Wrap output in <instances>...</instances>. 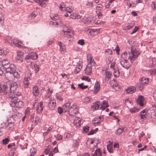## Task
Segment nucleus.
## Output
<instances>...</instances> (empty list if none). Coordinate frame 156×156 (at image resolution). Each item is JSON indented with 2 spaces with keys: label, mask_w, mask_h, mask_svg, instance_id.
Wrapping results in <instances>:
<instances>
[{
  "label": "nucleus",
  "mask_w": 156,
  "mask_h": 156,
  "mask_svg": "<svg viewBox=\"0 0 156 156\" xmlns=\"http://www.w3.org/2000/svg\"><path fill=\"white\" fill-rule=\"evenodd\" d=\"M18 84L15 82L12 83H7L5 84H0V92H3L4 94H8L9 98L13 100L15 97L14 91L18 87Z\"/></svg>",
  "instance_id": "1"
},
{
  "label": "nucleus",
  "mask_w": 156,
  "mask_h": 156,
  "mask_svg": "<svg viewBox=\"0 0 156 156\" xmlns=\"http://www.w3.org/2000/svg\"><path fill=\"white\" fill-rule=\"evenodd\" d=\"M140 54V52L135 46H133L131 48V52L126 51L121 55V59H128L130 60L131 63L133 61L135 60Z\"/></svg>",
  "instance_id": "2"
},
{
  "label": "nucleus",
  "mask_w": 156,
  "mask_h": 156,
  "mask_svg": "<svg viewBox=\"0 0 156 156\" xmlns=\"http://www.w3.org/2000/svg\"><path fill=\"white\" fill-rule=\"evenodd\" d=\"M63 31L64 34V36L68 39H69L68 40L69 41H72L73 40V34L72 31L68 28V27H64Z\"/></svg>",
  "instance_id": "3"
},
{
  "label": "nucleus",
  "mask_w": 156,
  "mask_h": 156,
  "mask_svg": "<svg viewBox=\"0 0 156 156\" xmlns=\"http://www.w3.org/2000/svg\"><path fill=\"white\" fill-rule=\"evenodd\" d=\"M17 99L15 96L13 100H11V103H10V105L11 107H14L16 106L17 108H20L23 107L24 105V103L22 101H17Z\"/></svg>",
  "instance_id": "4"
},
{
  "label": "nucleus",
  "mask_w": 156,
  "mask_h": 156,
  "mask_svg": "<svg viewBox=\"0 0 156 156\" xmlns=\"http://www.w3.org/2000/svg\"><path fill=\"white\" fill-rule=\"evenodd\" d=\"M78 109L77 106L73 105L70 107L68 110V113L70 116H75L78 112Z\"/></svg>",
  "instance_id": "5"
},
{
  "label": "nucleus",
  "mask_w": 156,
  "mask_h": 156,
  "mask_svg": "<svg viewBox=\"0 0 156 156\" xmlns=\"http://www.w3.org/2000/svg\"><path fill=\"white\" fill-rule=\"evenodd\" d=\"M38 55L36 53L31 52L27 55L25 58L26 60H35L37 58Z\"/></svg>",
  "instance_id": "6"
},
{
  "label": "nucleus",
  "mask_w": 156,
  "mask_h": 156,
  "mask_svg": "<svg viewBox=\"0 0 156 156\" xmlns=\"http://www.w3.org/2000/svg\"><path fill=\"white\" fill-rule=\"evenodd\" d=\"M16 66L13 64H10L9 66L5 67L6 72L11 73L16 70Z\"/></svg>",
  "instance_id": "7"
},
{
  "label": "nucleus",
  "mask_w": 156,
  "mask_h": 156,
  "mask_svg": "<svg viewBox=\"0 0 156 156\" xmlns=\"http://www.w3.org/2000/svg\"><path fill=\"white\" fill-rule=\"evenodd\" d=\"M120 63L121 65L123 67L126 69L129 68L132 64L129 63L126 59H121Z\"/></svg>",
  "instance_id": "8"
},
{
  "label": "nucleus",
  "mask_w": 156,
  "mask_h": 156,
  "mask_svg": "<svg viewBox=\"0 0 156 156\" xmlns=\"http://www.w3.org/2000/svg\"><path fill=\"white\" fill-rule=\"evenodd\" d=\"M5 42L11 43V46H15L18 44L19 41L17 39H14L13 40H12L11 38H8V39L5 40Z\"/></svg>",
  "instance_id": "9"
},
{
  "label": "nucleus",
  "mask_w": 156,
  "mask_h": 156,
  "mask_svg": "<svg viewBox=\"0 0 156 156\" xmlns=\"http://www.w3.org/2000/svg\"><path fill=\"white\" fill-rule=\"evenodd\" d=\"M103 8V5L100 4H98L96 7V12L99 18L102 16L101 11Z\"/></svg>",
  "instance_id": "10"
},
{
  "label": "nucleus",
  "mask_w": 156,
  "mask_h": 156,
  "mask_svg": "<svg viewBox=\"0 0 156 156\" xmlns=\"http://www.w3.org/2000/svg\"><path fill=\"white\" fill-rule=\"evenodd\" d=\"M43 102H40L38 103V105L37 108V113L39 114H41L43 110Z\"/></svg>",
  "instance_id": "11"
},
{
  "label": "nucleus",
  "mask_w": 156,
  "mask_h": 156,
  "mask_svg": "<svg viewBox=\"0 0 156 156\" xmlns=\"http://www.w3.org/2000/svg\"><path fill=\"white\" fill-rule=\"evenodd\" d=\"M104 119L103 116H100L98 118L95 117L93 120V123L97 125H99Z\"/></svg>",
  "instance_id": "12"
},
{
  "label": "nucleus",
  "mask_w": 156,
  "mask_h": 156,
  "mask_svg": "<svg viewBox=\"0 0 156 156\" xmlns=\"http://www.w3.org/2000/svg\"><path fill=\"white\" fill-rule=\"evenodd\" d=\"M110 85L114 90H118L119 89V86H118V84L114 80H113L111 81L110 82Z\"/></svg>",
  "instance_id": "13"
},
{
  "label": "nucleus",
  "mask_w": 156,
  "mask_h": 156,
  "mask_svg": "<svg viewBox=\"0 0 156 156\" xmlns=\"http://www.w3.org/2000/svg\"><path fill=\"white\" fill-rule=\"evenodd\" d=\"M87 59L89 64L92 65V66H94L95 64V62L93 59H92V56L90 54H88L87 55Z\"/></svg>",
  "instance_id": "14"
},
{
  "label": "nucleus",
  "mask_w": 156,
  "mask_h": 156,
  "mask_svg": "<svg viewBox=\"0 0 156 156\" xmlns=\"http://www.w3.org/2000/svg\"><path fill=\"white\" fill-rule=\"evenodd\" d=\"M100 104V105H101L100 107V109L103 110H104L106 108H107L109 106L108 101L105 100L102 101L101 102Z\"/></svg>",
  "instance_id": "15"
},
{
  "label": "nucleus",
  "mask_w": 156,
  "mask_h": 156,
  "mask_svg": "<svg viewBox=\"0 0 156 156\" xmlns=\"http://www.w3.org/2000/svg\"><path fill=\"white\" fill-rule=\"evenodd\" d=\"M92 65L88 64L87 67L85 69L84 71L86 74L87 75H90L92 73Z\"/></svg>",
  "instance_id": "16"
},
{
  "label": "nucleus",
  "mask_w": 156,
  "mask_h": 156,
  "mask_svg": "<svg viewBox=\"0 0 156 156\" xmlns=\"http://www.w3.org/2000/svg\"><path fill=\"white\" fill-rule=\"evenodd\" d=\"M5 77L9 81H12L13 80V76L11 73L6 72Z\"/></svg>",
  "instance_id": "17"
},
{
  "label": "nucleus",
  "mask_w": 156,
  "mask_h": 156,
  "mask_svg": "<svg viewBox=\"0 0 156 156\" xmlns=\"http://www.w3.org/2000/svg\"><path fill=\"white\" fill-rule=\"evenodd\" d=\"M30 66L34 70L35 73H36L39 71V66L38 65L34 63H31L30 64Z\"/></svg>",
  "instance_id": "18"
},
{
  "label": "nucleus",
  "mask_w": 156,
  "mask_h": 156,
  "mask_svg": "<svg viewBox=\"0 0 156 156\" xmlns=\"http://www.w3.org/2000/svg\"><path fill=\"white\" fill-rule=\"evenodd\" d=\"M111 58H108V59L106 60V63L108 64H110L111 68L115 70L114 67L115 64V62L114 61H111Z\"/></svg>",
  "instance_id": "19"
},
{
  "label": "nucleus",
  "mask_w": 156,
  "mask_h": 156,
  "mask_svg": "<svg viewBox=\"0 0 156 156\" xmlns=\"http://www.w3.org/2000/svg\"><path fill=\"white\" fill-rule=\"evenodd\" d=\"M32 92L34 95L35 96H37L39 94L40 92L37 86L35 85L33 87Z\"/></svg>",
  "instance_id": "20"
},
{
  "label": "nucleus",
  "mask_w": 156,
  "mask_h": 156,
  "mask_svg": "<svg viewBox=\"0 0 156 156\" xmlns=\"http://www.w3.org/2000/svg\"><path fill=\"white\" fill-rule=\"evenodd\" d=\"M91 155L92 156H102V153L100 149L98 148L94 152L92 151Z\"/></svg>",
  "instance_id": "21"
},
{
  "label": "nucleus",
  "mask_w": 156,
  "mask_h": 156,
  "mask_svg": "<svg viewBox=\"0 0 156 156\" xmlns=\"http://www.w3.org/2000/svg\"><path fill=\"white\" fill-rule=\"evenodd\" d=\"M127 130V129L126 127H123L122 128H119L116 130L115 134L116 135H120L122 132H126Z\"/></svg>",
  "instance_id": "22"
},
{
  "label": "nucleus",
  "mask_w": 156,
  "mask_h": 156,
  "mask_svg": "<svg viewBox=\"0 0 156 156\" xmlns=\"http://www.w3.org/2000/svg\"><path fill=\"white\" fill-rule=\"evenodd\" d=\"M152 107L150 109L151 115L152 116H155L156 114V104H152Z\"/></svg>",
  "instance_id": "23"
},
{
  "label": "nucleus",
  "mask_w": 156,
  "mask_h": 156,
  "mask_svg": "<svg viewBox=\"0 0 156 156\" xmlns=\"http://www.w3.org/2000/svg\"><path fill=\"white\" fill-rule=\"evenodd\" d=\"M139 81L142 84L145 85V84H148L149 80V79L148 78L143 77L140 78L139 79Z\"/></svg>",
  "instance_id": "24"
},
{
  "label": "nucleus",
  "mask_w": 156,
  "mask_h": 156,
  "mask_svg": "<svg viewBox=\"0 0 156 156\" xmlns=\"http://www.w3.org/2000/svg\"><path fill=\"white\" fill-rule=\"evenodd\" d=\"M100 85L98 82H96L94 86V93L97 94L100 90Z\"/></svg>",
  "instance_id": "25"
},
{
  "label": "nucleus",
  "mask_w": 156,
  "mask_h": 156,
  "mask_svg": "<svg viewBox=\"0 0 156 156\" xmlns=\"http://www.w3.org/2000/svg\"><path fill=\"white\" fill-rule=\"evenodd\" d=\"M144 100V97L143 96L141 95L139 96L136 99V102L140 106H143V105Z\"/></svg>",
  "instance_id": "26"
},
{
  "label": "nucleus",
  "mask_w": 156,
  "mask_h": 156,
  "mask_svg": "<svg viewBox=\"0 0 156 156\" xmlns=\"http://www.w3.org/2000/svg\"><path fill=\"white\" fill-rule=\"evenodd\" d=\"M58 44L59 45L60 47V51L61 52H65L66 51V47L65 45L60 41L58 42Z\"/></svg>",
  "instance_id": "27"
},
{
  "label": "nucleus",
  "mask_w": 156,
  "mask_h": 156,
  "mask_svg": "<svg viewBox=\"0 0 156 156\" xmlns=\"http://www.w3.org/2000/svg\"><path fill=\"white\" fill-rule=\"evenodd\" d=\"M136 90V87L133 86L130 87L126 89V92L129 94H132Z\"/></svg>",
  "instance_id": "28"
},
{
  "label": "nucleus",
  "mask_w": 156,
  "mask_h": 156,
  "mask_svg": "<svg viewBox=\"0 0 156 156\" xmlns=\"http://www.w3.org/2000/svg\"><path fill=\"white\" fill-rule=\"evenodd\" d=\"M101 102L100 101H98L97 102L93 104L91 106L92 108L94 110L98 109L100 105Z\"/></svg>",
  "instance_id": "29"
},
{
  "label": "nucleus",
  "mask_w": 156,
  "mask_h": 156,
  "mask_svg": "<svg viewBox=\"0 0 156 156\" xmlns=\"http://www.w3.org/2000/svg\"><path fill=\"white\" fill-rule=\"evenodd\" d=\"M70 102L69 101L67 102L63 105L62 106L63 110L65 111V112H68V110L70 108Z\"/></svg>",
  "instance_id": "30"
},
{
  "label": "nucleus",
  "mask_w": 156,
  "mask_h": 156,
  "mask_svg": "<svg viewBox=\"0 0 156 156\" xmlns=\"http://www.w3.org/2000/svg\"><path fill=\"white\" fill-rule=\"evenodd\" d=\"M56 102L55 101L50 100L48 103V105L51 109H53L55 106Z\"/></svg>",
  "instance_id": "31"
},
{
  "label": "nucleus",
  "mask_w": 156,
  "mask_h": 156,
  "mask_svg": "<svg viewBox=\"0 0 156 156\" xmlns=\"http://www.w3.org/2000/svg\"><path fill=\"white\" fill-rule=\"evenodd\" d=\"M73 123L77 126H80L81 124L80 119L77 118L76 119H75L74 120H73Z\"/></svg>",
  "instance_id": "32"
},
{
  "label": "nucleus",
  "mask_w": 156,
  "mask_h": 156,
  "mask_svg": "<svg viewBox=\"0 0 156 156\" xmlns=\"http://www.w3.org/2000/svg\"><path fill=\"white\" fill-rule=\"evenodd\" d=\"M23 87L26 88L28 87V86L30 84V83L28 81V78L27 77L24 78L23 81Z\"/></svg>",
  "instance_id": "33"
},
{
  "label": "nucleus",
  "mask_w": 156,
  "mask_h": 156,
  "mask_svg": "<svg viewBox=\"0 0 156 156\" xmlns=\"http://www.w3.org/2000/svg\"><path fill=\"white\" fill-rule=\"evenodd\" d=\"M149 62L151 66L154 67L156 64V59L154 58H150L149 60Z\"/></svg>",
  "instance_id": "34"
},
{
  "label": "nucleus",
  "mask_w": 156,
  "mask_h": 156,
  "mask_svg": "<svg viewBox=\"0 0 156 156\" xmlns=\"http://www.w3.org/2000/svg\"><path fill=\"white\" fill-rule=\"evenodd\" d=\"M94 20L93 19V17H89L87 18L85 21V23L86 24H89L90 23H94Z\"/></svg>",
  "instance_id": "35"
},
{
  "label": "nucleus",
  "mask_w": 156,
  "mask_h": 156,
  "mask_svg": "<svg viewBox=\"0 0 156 156\" xmlns=\"http://www.w3.org/2000/svg\"><path fill=\"white\" fill-rule=\"evenodd\" d=\"M105 80H108L111 78V76L112 75V73L108 71H106L105 72Z\"/></svg>",
  "instance_id": "36"
},
{
  "label": "nucleus",
  "mask_w": 156,
  "mask_h": 156,
  "mask_svg": "<svg viewBox=\"0 0 156 156\" xmlns=\"http://www.w3.org/2000/svg\"><path fill=\"white\" fill-rule=\"evenodd\" d=\"M9 63V60H8L7 59H5L2 61V65L4 68L5 69V66H8Z\"/></svg>",
  "instance_id": "37"
},
{
  "label": "nucleus",
  "mask_w": 156,
  "mask_h": 156,
  "mask_svg": "<svg viewBox=\"0 0 156 156\" xmlns=\"http://www.w3.org/2000/svg\"><path fill=\"white\" fill-rule=\"evenodd\" d=\"M82 66L80 64H78L77 66V67L75 69V72L76 74H77L79 72L80 70H81L82 68Z\"/></svg>",
  "instance_id": "38"
},
{
  "label": "nucleus",
  "mask_w": 156,
  "mask_h": 156,
  "mask_svg": "<svg viewBox=\"0 0 156 156\" xmlns=\"http://www.w3.org/2000/svg\"><path fill=\"white\" fill-rule=\"evenodd\" d=\"M139 109L136 107H134L130 109L129 112H130L132 113H136L139 111Z\"/></svg>",
  "instance_id": "39"
},
{
  "label": "nucleus",
  "mask_w": 156,
  "mask_h": 156,
  "mask_svg": "<svg viewBox=\"0 0 156 156\" xmlns=\"http://www.w3.org/2000/svg\"><path fill=\"white\" fill-rule=\"evenodd\" d=\"M137 87L139 90H142L144 89V85L139 81V83L137 84Z\"/></svg>",
  "instance_id": "40"
},
{
  "label": "nucleus",
  "mask_w": 156,
  "mask_h": 156,
  "mask_svg": "<svg viewBox=\"0 0 156 156\" xmlns=\"http://www.w3.org/2000/svg\"><path fill=\"white\" fill-rule=\"evenodd\" d=\"M36 2H37L39 5L42 7L45 6L46 5L44 3V2H43V0H37V1Z\"/></svg>",
  "instance_id": "41"
},
{
  "label": "nucleus",
  "mask_w": 156,
  "mask_h": 156,
  "mask_svg": "<svg viewBox=\"0 0 156 156\" xmlns=\"http://www.w3.org/2000/svg\"><path fill=\"white\" fill-rule=\"evenodd\" d=\"M7 128L10 130L13 129V124L12 122H9L7 126Z\"/></svg>",
  "instance_id": "42"
},
{
  "label": "nucleus",
  "mask_w": 156,
  "mask_h": 156,
  "mask_svg": "<svg viewBox=\"0 0 156 156\" xmlns=\"http://www.w3.org/2000/svg\"><path fill=\"white\" fill-rule=\"evenodd\" d=\"M12 74L13 76V78L14 77L18 78L20 76V75L16 71V70H15L14 72L12 73Z\"/></svg>",
  "instance_id": "43"
},
{
  "label": "nucleus",
  "mask_w": 156,
  "mask_h": 156,
  "mask_svg": "<svg viewBox=\"0 0 156 156\" xmlns=\"http://www.w3.org/2000/svg\"><path fill=\"white\" fill-rule=\"evenodd\" d=\"M120 72L118 70L114 71L113 75L115 77H118L120 76Z\"/></svg>",
  "instance_id": "44"
},
{
  "label": "nucleus",
  "mask_w": 156,
  "mask_h": 156,
  "mask_svg": "<svg viewBox=\"0 0 156 156\" xmlns=\"http://www.w3.org/2000/svg\"><path fill=\"white\" fill-rule=\"evenodd\" d=\"M93 5V3L92 2H88L86 4L87 7L89 9H91Z\"/></svg>",
  "instance_id": "45"
},
{
  "label": "nucleus",
  "mask_w": 156,
  "mask_h": 156,
  "mask_svg": "<svg viewBox=\"0 0 156 156\" xmlns=\"http://www.w3.org/2000/svg\"><path fill=\"white\" fill-rule=\"evenodd\" d=\"M59 9L60 10H61L62 11H65L66 12V10H67L66 9H68L67 8H66V7H65L64 5V6H63V5L61 4L59 6Z\"/></svg>",
  "instance_id": "46"
},
{
  "label": "nucleus",
  "mask_w": 156,
  "mask_h": 156,
  "mask_svg": "<svg viewBox=\"0 0 156 156\" xmlns=\"http://www.w3.org/2000/svg\"><path fill=\"white\" fill-rule=\"evenodd\" d=\"M4 17L3 16H2L0 17V23L1 26H3L4 24Z\"/></svg>",
  "instance_id": "47"
},
{
  "label": "nucleus",
  "mask_w": 156,
  "mask_h": 156,
  "mask_svg": "<svg viewBox=\"0 0 156 156\" xmlns=\"http://www.w3.org/2000/svg\"><path fill=\"white\" fill-rule=\"evenodd\" d=\"M16 59L17 62L19 63H21L23 62V57L16 56Z\"/></svg>",
  "instance_id": "48"
},
{
  "label": "nucleus",
  "mask_w": 156,
  "mask_h": 156,
  "mask_svg": "<svg viewBox=\"0 0 156 156\" xmlns=\"http://www.w3.org/2000/svg\"><path fill=\"white\" fill-rule=\"evenodd\" d=\"M89 130V127L88 126H85L83 128V131L85 132L86 133L88 132Z\"/></svg>",
  "instance_id": "49"
},
{
  "label": "nucleus",
  "mask_w": 156,
  "mask_h": 156,
  "mask_svg": "<svg viewBox=\"0 0 156 156\" xmlns=\"http://www.w3.org/2000/svg\"><path fill=\"white\" fill-rule=\"evenodd\" d=\"M133 24H129L127 26H125V30H129L130 28L133 27Z\"/></svg>",
  "instance_id": "50"
},
{
  "label": "nucleus",
  "mask_w": 156,
  "mask_h": 156,
  "mask_svg": "<svg viewBox=\"0 0 156 156\" xmlns=\"http://www.w3.org/2000/svg\"><path fill=\"white\" fill-rule=\"evenodd\" d=\"M24 52L21 51H18L17 52V56L23 57Z\"/></svg>",
  "instance_id": "51"
},
{
  "label": "nucleus",
  "mask_w": 156,
  "mask_h": 156,
  "mask_svg": "<svg viewBox=\"0 0 156 156\" xmlns=\"http://www.w3.org/2000/svg\"><path fill=\"white\" fill-rule=\"evenodd\" d=\"M78 43L82 45H84L85 44L84 41L83 39L79 40L78 41Z\"/></svg>",
  "instance_id": "52"
},
{
  "label": "nucleus",
  "mask_w": 156,
  "mask_h": 156,
  "mask_svg": "<svg viewBox=\"0 0 156 156\" xmlns=\"http://www.w3.org/2000/svg\"><path fill=\"white\" fill-rule=\"evenodd\" d=\"M36 16V14H35L34 12H33L31 14H30L29 16V18H30V19H34Z\"/></svg>",
  "instance_id": "53"
},
{
  "label": "nucleus",
  "mask_w": 156,
  "mask_h": 156,
  "mask_svg": "<svg viewBox=\"0 0 156 156\" xmlns=\"http://www.w3.org/2000/svg\"><path fill=\"white\" fill-rule=\"evenodd\" d=\"M50 24L53 25L57 26L59 24V22L56 21H50Z\"/></svg>",
  "instance_id": "54"
},
{
  "label": "nucleus",
  "mask_w": 156,
  "mask_h": 156,
  "mask_svg": "<svg viewBox=\"0 0 156 156\" xmlns=\"http://www.w3.org/2000/svg\"><path fill=\"white\" fill-rule=\"evenodd\" d=\"M84 102L87 103L90 102V98L88 97H86L84 100Z\"/></svg>",
  "instance_id": "55"
},
{
  "label": "nucleus",
  "mask_w": 156,
  "mask_h": 156,
  "mask_svg": "<svg viewBox=\"0 0 156 156\" xmlns=\"http://www.w3.org/2000/svg\"><path fill=\"white\" fill-rule=\"evenodd\" d=\"M63 108H62L60 107H59L57 109L58 112L59 114H61L63 112Z\"/></svg>",
  "instance_id": "56"
},
{
  "label": "nucleus",
  "mask_w": 156,
  "mask_h": 156,
  "mask_svg": "<svg viewBox=\"0 0 156 156\" xmlns=\"http://www.w3.org/2000/svg\"><path fill=\"white\" fill-rule=\"evenodd\" d=\"M9 139L7 138L3 139L2 140L3 144H7L9 142Z\"/></svg>",
  "instance_id": "57"
},
{
  "label": "nucleus",
  "mask_w": 156,
  "mask_h": 156,
  "mask_svg": "<svg viewBox=\"0 0 156 156\" xmlns=\"http://www.w3.org/2000/svg\"><path fill=\"white\" fill-rule=\"evenodd\" d=\"M141 119H145L147 118V114H140Z\"/></svg>",
  "instance_id": "58"
},
{
  "label": "nucleus",
  "mask_w": 156,
  "mask_h": 156,
  "mask_svg": "<svg viewBox=\"0 0 156 156\" xmlns=\"http://www.w3.org/2000/svg\"><path fill=\"white\" fill-rule=\"evenodd\" d=\"M138 27H137L136 26L135 27V28H134V29H133V30L132 31V32L131 33V34H132L135 33H136L137 31V30H138Z\"/></svg>",
  "instance_id": "59"
},
{
  "label": "nucleus",
  "mask_w": 156,
  "mask_h": 156,
  "mask_svg": "<svg viewBox=\"0 0 156 156\" xmlns=\"http://www.w3.org/2000/svg\"><path fill=\"white\" fill-rule=\"evenodd\" d=\"M54 16H51V19L52 20H53L54 21H57L58 20H59V17L58 16V15H57V16H55L54 18Z\"/></svg>",
  "instance_id": "60"
},
{
  "label": "nucleus",
  "mask_w": 156,
  "mask_h": 156,
  "mask_svg": "<svg viewBox=\"0 0 156 156\" xmlns=\"http://www.w3.org/2000/svg\"><path fill=\"white\" fill-rule=\"evenodd\" d=\"M66 8H67L68 9H66L67 10H66V12H69V13L72 12L73 10L71 8H69V7H67Z\"/></svg>",
  "instance_id": "61"
},
{
  "label": "nucleus",
  "mask_w": 156,
  "mask_h": 156,
  "mask_svg": "<svg viewBox=\"0 0 156 156\" xmlns=\"http://www.w3.org/2000/svg\"><path fill=\"white\" fill-rule=\"evenodd\" d=\"M114 50H115L116 51L118 55L119 54V51L120 49L119 48V47L117 45L116 46V47L115 48Z\"/></svg>",
  "instance_id": "62"
},
{
  "label": "nucleus",
  "mask_w": 156,
  "mask_h": 156,
  "mask_svg": "<svg viewBox=\"0 0 156 156\" xmlns=\"http://www.w3.org/2000/svg\"><path fill=\"white\" fill-rule=\"evenodd\" d=\"M62 135H58L56 137V140H61L62 138Z\"/></svg>",
  "instance_id": "63"
},
{
  "label": "nucleus",
  "mask_w": 156,
  "mask_h": 156,
  "mask_svg": "<svg viewBox=\"0 0 156 156\" xmlns=\"http://www.w3.org/2000/svg\"><path fill=\"white\" fill-rule=\"evenodd\" d=\"M153 97L154 100L156 101V90L154 91Z\"/></svg>",
  "instance_id": "64"
}]
</instances>
